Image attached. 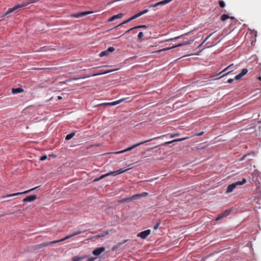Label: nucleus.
Masks as SVG:
<instances>
[{
    "label": "nucleus",
    "mask_w": 261,
    "mask_h": 261,
    "mask_svg": "<svg viewBox=\"0 0 261 261\" xmlns=\"http://www.w3.org/2000/svg\"><path fill=\"white\" fill-rule=\"evenodd\" d=\"M58 99H62V97L61 96H59L58 97Z\"/></svg>",
    "instance_id": "47"
},
{
    "label": "nucleus",
    "mask_w": 261,
    "mask_h": 261,
    "mask_svg": "<svg viewBox=\"0 0 261 261\" xmlns=\"http://www.w3.org/2000/svg\"><path fill=\"white\" fill-rule=\"evenodd\" d=\"M61 242H62V241H61V239H60V240H56V241H51V242H45V243H43L40 244V246H47L50 244H55V243H57Z\"/></svg>",
    "instance_id": "20"
},
{
    "label": "nucleus",
    "mask_w": 261,
    "mask_h": 261,
    "mask_svg": "<svg viewBox=\"0 0 261 261\" xmlns=\"http://www.w3.org/2000/svg\"><path fill=\"white\" fill-rule=\"evenodd\" d=\"M144 36V34L142 32H140L138 35V37L139 39H141Z\"/></svg>",
    "instance_id": "33"
},
{
    "label": "nucleus",
    "mask_w": 261,
    "mask_h": 261,
    "mask_svg": "<svg viewBox=\"0 0 261 261\" xmlns=\"http://www.w3.org/2000/svg\"><path fill=\"white\" fill-rule=\"evenodd\" d=\"M153 47V46L151 45V46H150L149 47L150 48V47Z\"/></svg>",
    "instance_id": "53"
},
{
    "label": "nucleus",
    "mask_w": 261,
    "mask_h": 261,
    "mask_svg": "<svg viewBox=\"0 0 261 261\" xmlns=\"http://www.w3.org/2000/svg\"><path fill=\"white\" fill-rule=\"evenodd\" d=\"M228 18H229V15L227 14H223L221 16L220 19L221 21H224L226 20V19H227Z\"/></svg>",
    "instance_id": "26"
},
{
    "label": "nucleus",
    "mask_w": 261,
    "mask_h": 261,
    "mask_svg": "<svg viewBox=\"0 0 261 261\" xmlns=\"http://www.w3.org/2000/svg\"><path fill=\"white\" fill-rule=\"evenodd\" d=\"M115 49L114 47H109L107 50L108 51V54L110 52H113L114 51H115Z\"/></svg>",
    "instance_id": "31"
},
{
    "label": "nucleus",
    "mask_w": 261,
    "mask_h": 261,
    "mask_svg": "<svg viewBox=\"0 0 261 261\" xmlns=\"http://www.w3.org/2000/svg\"><path fill=\"white\" fill-rule=\"evenodd\" d=\"M125 201H126V200H125V198H122V199H120V200L118 201V202L119 203H123V202H124Z\"/></svg>",
    "instance_id": "36"
},
{
    "label": "nucleus",
    "mask_w": 261,
    "mask_h": 261,
    "mask_svg": "<svg viewBox=\"0 0 261 261\" xmlns=\"http://www.w3.org/2000/svg\"><path fill=\"white\" fill-rule=\"evenodd\" d=\"M108 55V51L106 50H104V51H102V52H101L99 56L100 57H103L105 56H107Z\"/></svg>",
    "instance_id": "29"
},
{
    "label": "nucleus",
    "mask_w": 261,
    "mask_h": 261,
    "mask_svg": "<svg viewBox=\"0 0 261 261\" xmlns=\"http://www.w3.org/2000/svg\"><path fill=\"white\" fill-rule=\"evenodd\" d=\"M258 79H259V80H261V77H258Z\"/></svg>",
    "instance_id": "52"
},
{
    "label": "nucleus",
    "mask_w": 261,
    "mask_h": 261,
    "mask_svg": "<svg viewBox=\"0 0 261 261\" xmlns=\"http://www.w3.org/2000/svg\"><path fill=\"white\" fill-rule=\"evenodd\" d=\"M187 138H180V139H175V140H173L172 141H168V142H165L164 143V145H167V144H171L173 142H178V141H184V140H186Z\"/></svg>",
    "instance_id": "22"
},
{
    "label": "nucleus",
    "mask_w": 261,
    "mask_h": 261,
    "mask_svg": "<svg viewBox=\"0 0 261 261\" xmlns=\"http://www.w3.org/2000/svg\"><path fill=\"white\" fill-rule=\"evenodd\" d=\"M105 249L106 248L104 247L97 248L92 251V254L95 256H98L104 252Z\"/></svg>",
    "instance_id": "11"
},
{
    "label": "nucleus",
    "mask_w": 261,
    "mask_h": 261,
    "mask_svg": "<svg viewBox=\"0 0 261 261\" xmlns=\"http://www.w3.org/2000/svg\"><path fill=\"white\" fill-rule=\"evenodd\" d=\"M125 199L126 200L125 202H129L131 201H134V200H137L135 194L133 195V196L125 198Z\"/></svg>",
    "instance_id": "25"
},
{
    "label": "nucleus",
    "mask_w": 261,
    "mask_h": 261,
    "mask_svg": "<svg viewBox=\"0 0 261 261\" xmlns=\"http://www.w3.org/2000/svg\"><path fill=\"white\" fill-rule=\"evenodd\" d=\"M82 232V231H75L73 233L70 234V235H68V236H66L65 238L61 239V241H64L67 239H68L71 237H73L74 236H75L76 235H78V234H81V233Z\"/></svg>",
    "instance_id": "14"
},
{
    "label": "nucleus",
    "mask_w": 261,
    "mask_h": 261,
    "mask_svg": "<svg viewBox=\"0 0 261 261\" xmlns=\"http://www.w3.org/2000/svg\"><path fill=\"white\" fill-rule=\"evenodd\" d=\"M23 91V90L20 88H17L15 89H12V92L13 94H17L19 93H21Z\"/></svg>",
    "instance_id": "24"
},
{
    "label": "nucleus",
    "mask_w": 261,
    "mask_h": 261,
    "mask_svg": "<svg viewBox=\"0 0 261 261\" xmlns=\"http://www.w3.org/2000/svg\"><path fill=\"white\" fill-rule=\"evenodd\" d=\"M96 257H92L88 259L87 261H94L96 259Z\"/></svg>",
    "instance_id": "38"
},
{
    "label": "nucleus",
    "mask_w": 261,
    "mask_h": 261,
    "mask_svg": "<svg viewBox=\"0 0 261 261\" xmlns=\"http://www.w3.org/2000/svg\"><path fill=\"white\" fill-rule=\"evenodd\" d=\"M117 246H114V247L112 248V250L113 251H115V250H116V249H117Z\"/></svg>",
    "instance_id": "46"
},
{
    "label": "nucleus",
    "mask_w": 261,
    "mask_h": 261,
    "mask_svg": "<svg viewBox=\"0 0 261 261\" xmlns=\"http://www.w3.org/2000/svg\"><path fill=\"white\" fill-rule=\"evenodd\" d=\"M139 15L138 14H136L134 15H133V16H132L131 17H130L129 19H128L127 20L123 21V22L121 23L120 24H118L117 27H119L120 25H121L122 24H125V23H126L128 22H129L130 21L132 20H134L138 17H139Z\"/></svg>",
    "instance_id": "16"
},
{
    "label": "nucleus",
    "mask_w": 261,
    "mask_h": 261,
    "mask_svg": "<svg viewBox=\"0 0 261 261\" xmlns=\"http://www.w3.org/2000/svg\"><path fill=\"white\" fill-rule=\"evenodd\" d=\"M233 66V64H230V65L228 66L227 67H226L225 68V70H229V69H230V71L227 72L225 74H223L222 75H221L220 77L217 78V79H219L223 76H224L225 75H227L228 74H229L231 72H232V71H233L234 69L232 68V67Z\"/></svg>",
    "instance_id": "17"
},
{
    "label": "nucleus",
    "mask_w": 261,
    "mask_h": 261,
    "mask_svg": "<svg viewBox=\"0 0 261 261\" xmlns=\"http://www.w3.org/2000/svg\"><path fill=\"white\" fill-rule=\"evenodd\" d=\"M123 15V14L122 13H119L117 15H114L109 19L108 21L111 22L114 21L116 19L121 18L122 17Z\"/></svg>",
    "instance_id": "18"
},
{
    "label": "nucleus",
    "mask_w": 261,
    "mask_h": 261,
    "mask_svg": "<svg viewBox=\"0 0 261 261\" xmlns=\"http://www.w3.org/2000/svg\"><path fill=\"white\" fill-rule=\"evenodd\" d=\"M47 158V156L46 155H43L42 156L41 158H40V160L41 161H44Z\"/></svg>",
    "instance_id": "35"
},
{
    "label": "nucleus",
    "mask_w": 261,
    "mask_h": 261,
    "mask_svg": "<svg viewBox=\"0 0 261 261\" xmlns=\"http://www.w3.org/2000/svg\"><path fill=\"white\" fill-rule=\"evenodd\" d=\"M229 214H230V211L227 210L225 212H224L223 213L218 215L216 218V220L218 221V220L221 219L222 218L228 216Z\"/></svg>",
    "instance_id": "15"
},
{
    "label": "nucleus",
    "mask_w": 261,
    "mask_h": 261,
    "mask_svg": "<svg viewBox=\"0 0 261 261\" xmlns=\"http://www.w3.org/2000/svg\"><path fill=\"white\" fill-rule=\"evenodd\" d=\"M247 182L246 178H243L242 181H238L236 182L229 185L227 188L226 193H229L233 191V190L238 186H241L245 184Z\"/></svg>",
    "instance_id": "4"
},
{
    "label": "nucleus",
    "mask_w": 261,
    "mask_h": 261,
    "mask_svg": "<svg viewBox=\"0 0 261 261\" xmlns=\"http://www.w3.org/2000/svg\"><path fill=\"white\" fill-rule=\"evenodd\" d=\"M125 99V98H122V99H119L118 100L115 101L111 102L103 103L101 104L100 105L114 106H115V105L120 103L121 102L124 101Z\"/></svg>",
    "instance_id": "9"
},
{
    "label": "nucleus",
    "mask_w": 261,
    "mask_h": 261,
    "mask_svg": "<svg viewBox=\"0 0 261 261\" xmlns=\"http://www.w3.org/2000/svg\"><path fill=\"white\" fill-rule=\"evenodd\" d=\"M152 180H153V179H149V180H148V181H152Z\"/></svg>",
    "instance_id": "50"
},
{
    "label": "nucleus",
    "mask_w": 261,
    "mask_h": 261,
    "mask_svg": "<svg viewBox=\"0 0 261 261\" xmlns=\"http://www.w3.org/2000/svg\"><path fill=\"white\" fill-rule=\"evenodd\" d=\"M130 168L126 169H123L121 168V169H120L117 170L116 171L109 172H108V173H106L105 174L102 175L99 177L95 179L94 180V181H99V180L103 179V178H105L106 177H107L108 176H110V175L115 176V175H117L118 174H121V173H124V172L127 171Z\"/></svg>",
    "instance_id": "1"
},
{
    "label": "nucleus",
    "mask_w": 261,
    "mask_h": 261,
    "mask_svg": "<svg viewBox=\"0 0 261 261\" xmlns=\"http://www.w3.org/2000/svg\"><path fill=\"white\" fill-rule=\"evenodd\" d=\"M180 37V36H178V37H175V38H170L169 39H168V40H166V41H173V40H175L178 38H179Z\"/></svg>",
    "instance_id": "32"
},
{
    "label": "nucleus",
    "mask_w": 261,
    "mask_h": 261,
    "mask_svg": "<svg viewBox=\"0 0 261 261\" xmlns=\"http://www.w3.org/2000/svg\"><path fill=\"white\" fill-rule=\"evenodd\" d=\"M150 230L147 229L143 231L140 232L137 234L138 237H140L143 239H146L150 233Z\"/></svg>",
    "instance_id": "8"
},
{
    "label": "nucleus",
    "mask_w": 261,
    "mask_h": 261,
    "mask_svg": "<svg viewBox=\"0 0 261 261\" xmlns=\"http://www.w3.org/2000/svg\"><path fill=\"white\" fill-rule=\"evenodd\" d=\"M173 0H163V1H162L161 2L157 3L156 4L151 5L149 6V8H153V7H155L160 6V5H164L169 3L170 2H171Z\"/></svg>",
    "instance_id": "10"
},
{
    "label": "nucleus",
    "mask_w": 261,
    "mask_h": 261,
    "mask_svg": "<svg viewBox=\"0 0 261 261\" xmlns=\"http://www.w3.org/2000/svg\"><path fill=\"white\" fill-rule=\"evenodd\" d=\"M29 4V3L28 1L24 2L21 4H18L15 5L14 7H13L12 8H9L7 12L4 14L3 17L6 16L7 14L12 13V12H16V11H18L20 10V9L26 7L28 6Z\"/></svg>",
    "instance_id": "2"
},
{
    "label": "nucleus",
    "mask_w": 261,
    "mask_h": 261,
    "mask_svg": "<svg viewBox=\"0 0 261 261\" xmlns=\"http://www.w3.org/2000/svg\"><path fill=\"white\" fill-rule=\"evenodd\" d=\"M178 135H179V134H178V133H176V134H172V135H171V136H170V137H171V138H173V137H175V136H178Z\"/></svg>",
    "instance_id": "40"
},
{
    "label": "nucleus",
    "mask_w": 261,
    "mask_h": 261,
    "mask_svg": "<svg viewBox=\"0 0 261 261\" xmlns=\"http://www.w3.org/2000/svg\"><path fill=\"white\" fill-rule=\"evenodd\" d=\"M248 72V70L246 68H244L242 71L238 74L235 76V80H239L241 79L243 76L246 75Z\"/></svg>",
    "instance_id": "12"
},
{
    "label": "nucleus",
    "mask_w": 261,
    "mask_h": 261,
    "mask_svg": "<svg viewBox=\"0 0 261 261\" xmlns=\"http://www.w3.org/2000/svg\"><path fill=\"white\" fill-rule=\"evenodd\" d=\"M75 136V133H72L67 135L66 137V140H69Z\"/></svg>",
    "instance_id": "27"
},
{
    "label": "nucleus",
    "mask_w": 261,
    "mask_h": 261,
    "mask_svg": "<svg viewBox=\"0 0 261 261\" xmlns=\"http://www.w3.org/2000/svg\"><path fill=\"white\" fill-rule=\"evenodd\" d=\"M93 13V11H85L81 13H78L76 14H73L71 15V17L74 18H79L81 17H83L86 16L88 14H92Z\"/></svg>",
    "instance_id": "7"
},
{
    "label": "nucleus",
    "mask_w": 261,
    "mask_h": 261,
    "mask_svg": "<svg viewBox=\"0 0 261 261\" xmlns=\"http://www.w3.org/2000/svg\"><path fill=\"white\" fill-rule=\"evenodd\" d=\"M213 34V33L210 34L203 41V43L205 42Z\"/></svg>",
    "instance_id": "37"
},
{
    "label": "nucleus",
    "mask_w": 261,
    "mask_h": 261,
    "mask_svg": "<svg viewBox=\"0 0 261 261\" xmlns=\"http://www.w3.org/2000/svg\"><path fill=\"white\" fill-rule=\"evenodd\" d=\"M83 258H84V257L75 256L72 258V261H80Z\"/></svg>",
    "instance_id": "28"
},
{
    "label": "nucleus",
    "mask_w": 261,
    "mask_h": 261,
    "mask_svg": "<svg viewBox=\"0 0 261 261\" xmlns=\"http://www.w3.org/2000/svg\"><path fill=\"white\" fill-rule=\"evenodd\" d=\"M229 18L231 19H234V17H229Z\"/></svg>",
    "instance_id": "49"
},
{
    "label": "nucleus",
    "mask_w": 261,
    "mask_h": 261,
    "mask_svg": "<svg viewBox=\"0 0 261 261\" xmlns=\"http://www.w3.org/2000/svg\"><path fill=\"white\" fill-rule=\"evenodd\" d=\"M161 137H155V138H151L150 139H149V140H146V141H142V142L138 143H137L136 144L133 145V146L129 147H128L127 148H126V149H124L123 150H121V151H120L116 152H115V153L116 154H120V153H124V152H126V151H130V150H132L133 149L135 148V147L140 146V145H142V144H144L145 143L151 141H152L153 140L157 139L160 138Z\"/></svg>",
    "instance_id": "3"
},
{
    "label": "nucleus",
    "mask_w": 261,
    "mask_h": 261,
    "mask_svg": "<svg viewBox=\"0 0 261 261\" xmlns=\"http://www.w3.org/2000/svg\"><path fill=\"white\" fill-rule=\"evenodd\" d=\"M138 15H139V16H142V15L144 14L143 13V11H141V12H140L139 13H137Z\"/></svg>",
    "instance_id": "43"
},
{
    "label": "nucleus",
    "mask_w": 261,
    "mask_h": 261,
    "mask_svg": "<svg viewBox=\"0 0 261 261\" xmlns=\"http://www.w3.org/2000/svg\"><path fill=\"white\" fill-rule=\"evenodd\" d=\"M140 28H144V29H146L147 28V26L146 25H138V26H137V27H134V28H132L128 30H127L125 33L124 34H127L128 33V32H129L130 31L134 30V29H140Z\"/></svg>",
    "instance_id": "21"
},
{
    "label": "nucleus",
    "mask_w": 261,
    "mask_h": 261,
    "mask_svg": "<svg viewBox=\"0 0 261 261\" xmlns=\"http://www.w3.org/2000/svg\"><path fill=\"white\" fill-rule=\"evenodd\" d=\"M39 1V0H31V1H29L28 2L29 3V4H31L35 3Z\"/></svg>",
    "instance_id": "34"
},
{
    "label": "nucleus",
    "mask_w": 261,
    "mask_h": 261,
    "mask_svg": "<svg viewBox=\"0 0 261 261\" xmlns=\"http://www.w3.org/2000/svg\"><path fill=\"white\" fill-rule=\"evenodd\" d=\"M138 15H139V16H142V15L144 14L143 13V11H141V12H140L139 13H137Z\"/></svg>",
    "instance_id": "42"
},
{
    "label": "nucleus",
    "mask_w": 261,
    "mask_h": 261,
    "mask_svg": "<svg viewBox=\"0 0 261 261\" xmlns=\"http://www.w3.org/2000/svg\"><path fill=\"white\" fill-rule=\"evenodd\" d=\"M109 72H110V71H107V72H104L103 73H109Z\"/></svg>",
    "instance_id": "51"
},
{
    "label": "nucleus",
    "mask_w": 261,
    "mask_h": 261,
    "mask_svg": "<svg viewBox=\"0 0 261 261\" xmlns=\"http://www.w3.org/2000/svg\"><path fill=\"white\" fill-rule=\"evenodd\" d=\"M37 199V196L36 195H32L27 196L23 199V201L24 202H32L35 200Z\"/></svg>",
    "instance_id": "13"
},
{
    "label": "nucleus",
    "mask_w": 261,
    "mask_h": 261,
    "mask_svg": "<svg viewBox=\"0 0 261 261\" xmlns=\"http://www.w3.org/2000/svg\"><path fill=\"white\" fill-rule=\"evenodd\" d=\"M159 226V224H156L154 226V229H156L158 228Z\"/></svg>",
    "instance_id": "45"
},
{
    "label": "nucleus",
    "mask_w": 261,
    "mask_h": 261,
    "mask_svg": "<svg viewBox=\"0 0 261 261\" xmlns=\"http://www.w3.org/2000/svg\"><path fill=\"white\" fill-rule=\"evenodd\" d=\"M148 195V193L147 192H143L140 194H135L136 197L137 199H138L142 197H146Z\"/></svg>",
    "instance_id": "23"
},
{
    "label": "nucleus",
    "mask_w": 261,
    "mask_h": 261,
    "mask_svg": "<svg viewBox=\"0 0 261 261\" xmlns=\"http://www.w3.org/2000/svg\"><path fill=\"white\" fill-rule=\"evenodd\" d=\"M233 79H229L227 81V83H229V84H231L233 82Z\"/></svg>",
    "instance_id": "39"
},
{
    "label": "nucleus",
    "mask_w": 261,
    "mask_h": 261,
    "mask_svg": "<svg viewBox=\"0 0 261 261\" xmlns=\"http://www.w3.org/2000/svg\"><path fill=\"white\" fill-rule=\"evenodd\" d=\"M219 6L221 8H224L225 6V4L224 1H220L219 2Z\"/></svg>",
    "instance_id": "30"
},
{
    "label": "nucleus",
    "mask_w": 261,
    "mask_h": 261,
    "mask_svg": "<svg viewBox=\"0 0 261 261\" xmlns=\"http://www.w3.org/2000/svg\"><path fill=\"white\" fill-rule=\"evenodd\" d=\"M109 231H110V230H106L100 234H98L97 235L94 236L93 238L94 239H97V238L104 237L109 233Z\"/></svg>",
    "instance_id": "19"
},
{
    "label": "nucleus",
    "mask_w": 261,
    "mask_h": 261,
    "mask_svg": "<svg viewBox=\"0 0 261 261\" xmlns=\"http://www.w3.org/2000/svg\"><path fill=\"white\" fill-rule=\"evenodd\" d=\"M227 70H225V68H224L222 71L220 72L218 75H220V74L222 73L223 72L227 71Z\"/></svg>",
    "instance_id": "44"
},
{
    "label": "nucleus",
    "mask_w": 261,
    "mask_h": 261,
    "mask_svg": "<svg viewBox=\"0 0 261 261\" xmlns=\"http://www.w3.org/2000/svg\"><path fill=\"white\" fill-rule=\"evenodd\" d=\"M192 42V41H185V42H183L182 43H179V44H178L177 45H174V46H172L170 47L164 48H163V49H160V50H156V51H153L152 53H160V52H162V51H164L168 50H170V49H171L172 48H175V47H178V46H184V45H187L190 44Z\"/></svg>",
    "instance_id": "5"
},
{
    "label": "nucleus",
    "mask_w": 261,
    "mask_h": 261,
    "mask_svg": "<svg viewBox=\"0 0 261 261\" xmlns=\"http://www.w3.org/2000/svg\"><path fill=\"white\" fill-rule=\"evenodd\" d=\"M38 188V187H35L34 188H33V189H31L30 190L25 191L24 192H18V193H15L8 194V195H7L6 196L2 197V198L10 197H12V196H17V195H21V194H26V193H29V192H30L31 191H32L33 190H34L35 189H37Z\"/></svg>",
    "instance_id": "6"
},
{
    "label": "nucleus",
    "mask_w": 261,
    "mask_h": 261,
    "mask_svg": "<svg viewBox=\"0 0 261 261\" xmlns=\"http://www.w3.org/2000/svg\"><path fill=\"white\" fill-rule=\"evenodd\" d=\"M101 73H100V74ZM99 75V73H97V74H93V76H95V75Z\"/></svg>",
    "instance_id": "48"
},
{
    "label": "nucleus",
    "mask_w": 261,
    "mask_h": 261,
    "mask_svg": "<svg viewBox=\"0 0 261 261\" xmlns=\"http://www.w3.org/2000/svg\"><path fill=\"white\" fill-rule=\"evenodd\" d=\"M142 11H143V13L145 14L146 13H147L149 11V10H148V9H145Z\"/></svg>",
    "instance_id": "41"
}]
</instances>
